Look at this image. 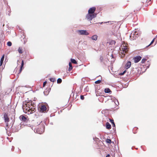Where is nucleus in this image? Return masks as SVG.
I'll use <instances>...</instances> for the list:
<instances>
[{"label":"nucleus","instance_id":"1","mask_svg":"<svg viewBox=\"0 0 157 157\" xmlns=\"http://www.w3.org/2000/svg\"><path fill=\"white\" fill-rule=\"evenodd\" d=\"M35 103L30 101L28 102L25 101L23 104L22 108L25 113L28 114L32 113L35 111Z\"/></svg>","mask_w":157,"mask_h":157},{"label":"nucleus","instance_id":"2","mask_svg":"<svg viewBox=\"0 0 157 157\" xmlns=\"http://www.w3.org/2000/svg\"><path fill=\"white\" fill-rule=\"evenodd\" d=\"M120 49V56L121 57L123 58L124 57L125 54L128 52V48L126 44H122L121 45Z\"/></svg>","mask_w":157,"mask_h":157},{"label":"nucleus","instance_id":"3","mask_svg":"<svg viewBox=\"0 0 157 157\" xmlns=\"http://www.w3.org/2000/svg\"><path fill=\"white\" fill-rule=\"evenodd\" d=\"M40 111L42 113L46 112L48 110V107L47 104H40L39 105Z\"/></svg>","mask_w":157,"mask_h":157},{"label":"nucleus","instance_id":"4","mask_svg":"<svg viewBox=\"0 0 157 157\" xmlns=\"http://www.w3.org/2000/svg\"><path fill=\"white\" fill-rule=\"evenodd\" d=\"M44 126L42 124H39L38 128L36 129V132L38 134H41L44 132Z\"/></svg>","mask_w":157,"mask_h":157},{"label":"nucleus","instance_id":"5","mask_svg":"<svg viewBox=\"0 0 157 157\" xmlns=\"http://www.w3.org/2000/svg\"><path fill=\"white\" fill-rule=\"evenodd\" d=\"M96 14H92L88 13L86 15V18L89 21H91L93 18H94L96 16Z\"/></svg>","mask_w":157,"mask_h":157},{"label":"nucleus","instance_id":"6","mask_svg":"<svg viewBox=\"0 0 157 157\" xmlns=\"http://www.w3.org/2000/svg\"><path fill=\"white\" fill-rule=\"evenodd\" d=\"M4 118L5 121L6 123V125L7 127L8 126V122L10 121V119L8 117V114L7 113H5L4 115Z\"/></svg>","mask_w":157,"mask_h":157},{"label":"nucleus","instance_id":"7","mask_svg":"<svg viewBox=\"0 0 157 157\" xmlns=\"http://www.w3.org/2000/svg\"><path fill=\"white\" fill-rule=\"evenodd\" d=\"M78 33L81 35H88L89 33L85 30H79L78 31Z\"/></svg>","mask_w":157,"mask_h":157},{"label":"nucleus","instance_id":"8","mask_svg":"<svg viewBox=\"0 0 157 157\" xmlns=\"http://www.w3.org/2000/svg\"><path fill=\"white\" fill-rule=\"evenodd\" d=\"M26 115H25V116L21 115L20 116V118L22 121L24 122H27L29 120V119L27 117H26Z\"/></svg>","mask_w":157,"mask_h":157},{"label":"nucleus","instance_id":"9","mask_svg":"<svg viewBox=\"0 0 157 157\" xmlns=\"http://www.w3.org/2000/svg\"><path fill=\"white\" fill-rule=\"evenodd\" d=\"M96 10V8L94 7H93L90 8L88 11V13H90L92 14H94V12Z\"/></svg>","mask_w":157,"mask_h":157},{"label":"nucleus","instance_id":"10","mask_svg":"<svg viewBox=\"0 0 157 157\" xmlns=\"http://www.w3.org/2000/svg\"><path fill=\"white\" fill-rule=\"evenodd\" d=\"M142 57L140 56H137L133 58L135 63H137L139 62L141 59Z\"/></svg>","mask_w":157,"mask_h":157},{"label":"nucleus","instance_id":"11","mask_svg":"<svg viewBox=\"0 0 157 157\" xmlns=\"http://www.w3.org/2000/svg\"><path fill=\"white\" fill-rule=\"evenodd\" d=\"M131 63L130 61H128L127 62L125 66V67L127 69L129 68L131 66Z\"/></svg>","mask_w":157,"mask_h":157},{"label":"nucleus","instance_id":"12","mask_svg":"<svg viewBox=\"0 0 157 157\" xmlns=\"http://www.w3.org/2000/svg\"><path fill=\"white\" fill-rule=\"evenodd\" d=\"M24 62L23 60H22L21 62V66L19 70V72L18 74H20L22 70V68H23V66H24Z\"/></svg>","mask_w":157,"mask_h":157},{"label":"nucleus","instance_id":"13","mask_svg":"<svg viewBox=\"0 0 157 157\" xmlns=\"http://www.w3.org/2000/svg\"><path fill=\"white\" fill-rule=\"evenodd\" d=\"M106 128H107L108 129H109L111 128V125L108 122H107L106 123Z\"/></svg>","mask_w":157,"mask_h":157},{"label":"nucleus","instance_id":"14","mask_svg":"<svg viewBox=\"0 0 157 157\" xmlns=\"http://www.w3.org/2000/svg\"><path fill=\"white\" fill-rule=\"evenodd\" d=\"M144 3L142 2H139L136 5L137 6H138L139 7L141 8V7L143 5Z\"/></svg>","mask_w":157,"mask_h":157},{"label":"nucleus","instance_id":"15","mask_svg":"<svg viewBox=\"0 0 157 157\" xmlns=\"http://www.w3.org/2000/svg\"><path fill=\"white\" fill-rule=\"evenodd\" d=\"M4 57H5V55H3L1 59V60H0V66H1L3 63V60H4Z\"/></svg>","mask_w":157,"mask_h":157},{"label":"nucleus","instance_id":"16","mask_svg":"<svg viewBox=\"0 0 157 157\" xmlns=\"http://www.w3.org/2000/svg\"><path fill=\"white\" fill-rule=\"evenodd\" d=\"M69 67L68 68V71H71V70H72V69L73 68V67H72V64H71V63L70 62L69 63Z\"/></svg>","mask_w":157,"mask_h":157},{"label":"nucleus","instance_id":"17","mask_svg":"<svg viewBox=\"0 0 157 157\" xmlns=\"http://www.w3.org/2000/svg\"><path fill=\"white\" fill-rule=\"evenodd\" d=\"M105 93H109L111 92V91L109 88H107L105 89Z\"/></svg>","mask_w":157,"mask_h":157},{"label":"nucleus","instance_id":"18","mask_svg":"<svg viewBox=\"0 0 157 157\" xmlns=\"http://www.w3.org/2000/svg\"><path fill=\"white\" fill-rule=\"evenodd\" d=\"M98 36L97 35H94L92 37V39L93 40H97Z\"/></svg>","mask_w":157,"mask_h":157},{"label":"nucleus","instance_id":"19","mask_svg":"<svg viewBox=\"0 0 157 157\" xmlns=\"http://www.w3.org/2000/svg\"><path fill=\"white\" fill-rule=\"evenodd\" d=\"M18 51L20 54H22L23 53L22 48L21 47H19L18 49Z\"/></svg>","mask_w":157,"mask_h":157},{"label":"nucleus","instance_id":"20","mask_svg":"<svg viewBox=\"0 0 157 157\" xmlns=\"http://www.w3.org/2000/svg\"><path fill=\"white\" fill-rule=\"evenodd\" d=\"M110 122L113 125V126L115 127V125L114 122V120H113L109 119Z\"/></svg>","mask_w":157,"mask_h":157},{"label":"nucleus","instance_id":"21","mask_svg":"<svg viewBox=\"0 0 157 157\" xmlns=\"http://www.w3.org/2000/svg\"><path fill=\"white\" fill-rule=\"evenodd\" d=\"M96 95L97 96H101L102 95V94L100 92H99L98 91H96Z\"/></svg>","mask_w":157,"mask_h":157},{"label":"nucleus","instance_id":"22","mask_svg":"<svg viewBox=\"0 0 157 157\" xmlns=\"http://www.w3.org/2000/svg\"><path fill=\"white\" fill-rule=\"evenodd\" d=\"M71 63H74V64H76L77 63V62L74 59H71Z\"/></svg>","mask_w":157,"mask_h":157},{"label":"nucleus","instance_id":"23","mask_svg":"<svg viewBox=\"0 0 157 157\" xmlns=\"http://www.w3.org/2000/svg\"><path fill=\"white\" fill-rule=\"evenodd\" d=\"M106 142L107 143L109 144H111L112 142L111 140L109 139H106Z\"/></svg>","mask_w":157,"mask_h":157},{"label":"nucleus","instance_id":"24","mask_svg":"<svg viewBox=\"0 0 157 157\" xmlns=\"http://www.w3.org/2000/svg\"><path fill=\"white\" fill-rule=\"evenodd\" d=\"M155 39V38H154L153 40H152V41H151L150 44L149 45H148L147 47L151 45L154 42Z\"/></svg>","mask_w":157,"mask_h":157},{"label":"nucleus","instance_id":"25","mask_svg":"<svg viewBox=\"0 0 157 157\" xmlns=\"http://www.w3.org/2000/svg\"><path fill=\"white\" fill-rule=\"evenodd\" d=\"M49 80L51 82H54L56 81L55 79V78H50Z\"/></svg>","mask_w":157,"mask_h":157},{"label":"nucleus","instance_id":"26","mask_svg":"<svg viewBox=\"0 0 157 157\" xmlns=\"http://www.w3.org/2000/svg\"><path fill=\"white\" fill-rule=\"evenodd\" d=\"M62 79L61 78H59L57 79V82L58 83H60L62 82Z\"/></svg>","mask_w":157,"mask_h":157},{"label":"nucleus","instance_id":"27","mask_svg":"<svg viewBox=\"0 0 157 157\" xmlns=\"http://www.w3.org/2000/svg\"><path fill=\"white\" fill-rule=\"evenodd\" d=\"M7 45L9 46H11L12 45V43L10 41H9L7 43Z\"/></svg>","mask_w":157,"mask_h":157},{"label":"nucleus","instance_id":"28","mask_svg":"<svg viewBox=\"0 0 157 157\" xmlns=\"http://www.w3.org/2000/svg\"><path fill=\"white\" fill-rule=\"evenodd\" d=\"M101 82V80H98L95 82V83L96 84L100 83Z\"/></svg>","mask_w":157,"mask_h":157},{"label":"nucleus","instance_id":"29","mask_svg":"<svg viewBox=\"0 0 157 157\" xmlns=\"http://www.w3.org/2000/svg\"><path fill=\"white\" fill-rule=\"evenodd\" d=\"M146 60H147V59H143L142 60L141 62L142 63H144L146 61Z\"/></svg>","mask_w":157,"mask_h":157},{"label":"nucleus","instance_id":"30","mask_svg":"<svg viewBox=\"0 0 157 157\" xmlns=\"http://www.w3.org/2000/svg\"><path fill=\"white\" fill-rule=\"evenodd\" d=\"M80 98L82 100H83L84 98V96L82 95H81L80 96Z\"/></svg>","mask_w":157,"mask_h":157},{"label":"nucleus","instance_id":"31","mask_svg":"<svg viewBox=\"0 0 157 157\" xmlns=\"http://www.w3.org/2000/svg\"><path fill=\"white\" fill-rule=\"evenodd\" d=\"M46 83H47V82L46 81H45V82H44L43 84V87H44L45 86V85L46 84Z\"/></svg>","mask_w":157,"mask_h":157},{"label":"nucleus","instance_id":"32","mask_svg":"<svg viewBox=\"0 0 157 157\" xmlns=\"http://www.w3.org/2000/svg\"><path fill=\"white\" fill-rule=\"evenodd\" d=\"M138 129V128H136V127H135L133 129V131L134 132V130H136L137 129Z\"/></svg>","mask_w":157,"mask_h":157},{"label":"nucleus","instance_id":"33","mask_svg":"<svg viewBox=\"0 0 157 157\" xmlns=\"http://www.w3.org/2000/svg\"><path fill=\"white\" fill-rule=\"evenodd\" d=\"M126 72V71H124L122 73H121V74L123 75H124Z\"/></svg>","mask_w":157,"mask_h":157},{"label":"nucleus","instance_id":"34","mask_svg":"<svg viewBox=\"0 0 157 157\" xmlns=\"http://www.w3.org/2000/svg\"><path fill=\"white\" fill-rule=\"evenodd\" d=\"M106 157H110V155H108L106 156Z\"/></svg>","mask_w":157,"mask_h":157},{"label":"nucleus","instance_id":"35","mask_svg":"<svg viewBox=\"0 0 157 157\" xmlns=\"http://www.w3.org/2000/svg\"><path fill=\"white\" fill-rule=\"evenodd\" d=\"M136 132H134V133H136Z\"/></svg>","mask_w":157,"mask_h":157},{"label":"nucleus","instance_id":"36","mask_svg":"<svg viewBox=\"0 0 157 157\" xmlns=\"http://www.w3.org/2000/svg\"><path fill=\"white\" fill-rule=\"evenodd\" d=\"M101 58H102V57H101V58H100V59H101Z\"/></svg>","mask_w":157,"mask_h":157}]
</instances>
